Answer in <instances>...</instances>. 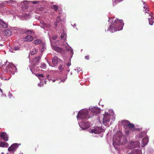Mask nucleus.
Masks as SVG:
<instances>
[{
  "label": "nucleus",
  "mask_w": 154,
  "mask_h": 154,
  "mask_svg": "<svg viewBox=\"0 0 154 154\" xmlns=\"http://www.w3.org/2000/svg\"><path fill=\"white\" fill-rule=\"evenodd\" d=\"M124 24V23L121 20L116 19L113 23L110 26L107 31L113 32L121 30L122 29Z\"/></svg>",
  "instance_id": "obj_1"
},
{
  "label": "nucleus",
  "mask_w": 154,
  "mask_h": 154,
  "mask_svg": "<svg viewBox=\"0 0 154 154\" xmlns=\"http://www.w3.org/2000/svg\"><path fill=\"white\" fill-rule=\"evenodd\" d=\"M3 68V72L5 74L7 72H14L16 71V67L12 63H9L6 66H2Z\"/></svg>",
  "instance_id": "obj_2"
},
{
  "label": "nucleus",
  "mask_w": 154,
  "mask_h": 154,
  "mask_svg": "<svg viewBox=\"0 0 154 154\" xmlns=\"http://www.w3.org/2000/svg\"><path fill=\"white\" fill-rule=\"evenodd\" d=\"M89 112L86 109L80 110L78 113L77 118L78 119H86L91 117L89 115ZM92 116H91L92 117Z\"/></svg>",
  "instance_id": "obj_3"
},
{
  "label": "nucleus",
  "mask_w": 154,
  "mask_h": 154,
  "mask_svg": "<svg viewBox=\"0 0 154 154\" xmlns=\"http://www.w3.org/2000/svg\"><path fill=\"white\" fill-rule=\"evenodd\" d=\"M121 123L124 126H126L131 131H134V125L127 120L122 121Z\"/></svg>",
  "instance_id": "obj_4"
},
{
  "label": "nucleus",
  "mask_w": 154,
  "mask_h": 154,
  "mask_svg": "<svg viewBox=\"0 0 154 154\" xmlns=\"http://www.w3.org/2000/svg\"><path fill=\"white\" fill-rule=\"evenodd\" d=\"M110 120V116L107 112H105L103 115V124L107 125Z\"/></svg>",
  "instance_id": "obj_5"
},
{
  "label": "nucleus",
  "mask_w": 154,
  "mask_h": 154,
  "mask_svg": "<svg viewBox=\"0 0 154 154\" xmlns=\"http://www.w3.org/2000/svg\"><path fill=\"white\" fill-rule=\"evenodd\" d=\"M103 128L101 127H96L94 129H91V133H94L95 134H99L102 131Z\"/></svg>",
  "instance_id": "obj_6"
},
{
  "label": "nucleus",
  "mask_w": 154,
  "mask_h": 154,
  "mask_svg": "<svg viewBox=\"0 0 154 154\" xmlns=\"http://www.w3.org/2000/svg\"><path fill=\"white\" fill-rule=\"evenodd\" d=\"M81 126H80L82 130H85L88 129L90 126V123L88 122H83L82 123Z\"/></svg>",
  "instance_id": "obj_7"
},
{
  "label": "nucleus",
  "mask_w": 154,
  "mask_h": 154,
  "mask_svg": "<svg viewBox=\"0 0 154 154\" xmlns=\"http://www.w3.org/2000/svg\"><path fill=\"white\" fill-rule=\"evenodd\" d=\"M19 146V144L17 143H14L12 144L11 146L8 148V151H15L18 147Z\"/></svg>",
  "instance_id": "obj_8"
},
{
  "label": "nucleus",
  "mask_w": 154,
  "mask_h": 154,
  "mask_svg": "<svg viewBox=\"0 0 154 154\" xmlns=\"http://www.w3.org/2000/svg\"><path fill=\"white\" fill-rule=\"evenodd\" d=\"M139 143H140L138 141L132 142L130 143L129 146L131 149L134 148L138 146Z\"/></svg>",
  "instance_id": "obj_9"
},
{
  "label": "nucleus",
  "mask_w": 154,
  "mask_h": 154,
  "mask_svg": "<svg viewBox=\"0 0 154 154\" xmlns=\"http://www.w3.org/2000/svg\"><path fill=\"white\" fill-rule=\"evenodd\" d=\"M0 137L5 141L8 140V136L5 132H2L0 133Z\"/></svg>",
  "instance_id": "obj_10"
},
{
  "label": "nucleus",
  "mask_w": 154,
  "mask_h": 154,
  "mask_svg": "<svg viewBox=\"0 0 154 154\" xmlns=\"http://www.w3.org/2000/svg\"><path fill=\"white\" fill-rule=\"evenodd\" d=\"M90 110L91 112H92L94 114L99 113L100 112V109L96 107L92 108H91Z\"/></svg>",
  "instance_id": "obj_11"
},
{
  "label": "nucleus",
  "mask_w": 154,
  "mask_h": 154,
  "mask_svg": "<svg viewBox=\"0 0 154 154\" xmlns=\"http://www.w3.org/2000/svg\"><path fill=\"white\" fill-rule=\"evenodd\" d=\"M53 49L57 52L62 54L63 53V50L62 48L56 46H53Z\"/></svg>",
  "instance_id": "obj_12"
},
{
  "label": "nucleus",
  "mask_w": 154,
  "mask_h": 154,
  "mask_svg": "<svg viewBox=\"0 0 154 154\" xmlns=\"http://www.w3.org/2000/svg\"><path fill=\"white\" fill-rule=\"evenodd\" d=\"M149 23L150 25H152L154 23V18L152 16V13H150L148 18Z\"/></svg>",
  "instance_id": "obj_13"
},
{
  "label": "nucleus",
  "mask_w": 154,
  "mask_h": 154,
  "mask_svg": "<svg viewBox=\"0 0 154 154\" xmlns=\"http://www.w3.org/2000/svg\"><path fill=\"white\" fill-rule=\"evenodd\" d=\"M113 140L114 143L116 145H119L120 144L121 141L119 137H117L116 138L114 136Z\"/></svg>",
  "instance_id": "obj_14"
},
{
  "label": "nucleus",
  "mask_w": 154,
  "mask_h": 154,
  "mask_svg": "<svg viewBox=\"0 0 154 154\" xmlns=\"http://www.w3.org/2000/svg\"><path fill=\"white\" fill-rule=\"evenodd\" d=\"M58 58L56 56L54 57L52 60V62L54 66H57L58 63Z\"/></svg>",
  "instance_id": "obj_15"
},
{
  "label": "nucleus",
  "mask_w": 154,
  "mask_h": 154,
  "mask_svg": "<svg viewBox=\"0 0 154 154\" xmlns=\"http://www.w3.org/2000/svg\"><path fill=\"white\" fill-rule=\"evenodd\" d=\"M33 39V37L31 36L28 35L26 36L24 39V41L26 42H31Z\"/></svg>",
  "instance_id": "obj_16"
},
{
  "label": "nucleus",
  "mask_w": 154,
  "mask_h": 154,
  "mask_svg": "<svg viewBox=\"0 0 154 154\" xmlns=\"http://www.w3.org/2000/svg\"><path fill=\"white\" fill-rule=\"evenodd\" d=\"M149 141L148 138L147 137H146L143 138L142 140V146H144L148 143Z\"/></svg>",
  "instance_id": "obj_17"
},
{
  "label": "nucleus",
  "mask_w": 154,
  "mask_h": 154,
  "mask_svg": "<svg viewBox=\"0 0 154 154\" xmlns=\"http://www.w3.org/2000/svg\"><path fill=\"white\" fill-rule=\"evenodd\" d=\"M8 146V144L7 143L0 142V147H7Z\"/></svg>",
  "instance_id": "obj_18"
},
{
  "label": "nucleus",
  "mask_w": 154,
  "mask_h": 154,
  "mask_svg": "<svg viewBox=\"0 0 154 154\" xmlns=\"http://www.w3.org/2000/svg\"><path fill=\"white\" fill-rule=\"evenodd\" d=\"M4 34L5 35L8 36L11 35V32L9 29H7L5 31Z\"/></svg>",
  "instance_id": "obj_19"
},
{
  "label": "nucleus",
  "mask_w": 154,
  "mask_h": 154,
  "mask_svg": "<svg viewBox=\"0 0 154 154\" xmlns=\"http://www.w3.org/2000/svg\"><path fill=\"white\" fill-rule=\"evenodd\" d=\"M34 44L36 45H39L42 42V41L40 39H37L33 41Z\"/></svg>",
  "instance_id": "obj_20"
},
{
  "label": "nucleus",
  "mask_w": 154,
  "mask_h": 154,
  "mask_svg": "<svg viewBox=\"0 0 154 154\" xmlns=\"http://www.w3.org/2000/svg\"><path fill=\"white\" fill-rule=\"evenodd\" d=\"M61 20V19L60 17H58L57 18L56 22H55L54 23V25L56 26V27H57V23L60 21Z\"/></svg>",
  "instance_id": "obj_21"
},
{
  "label": "nucleus",
  "mask_w": 154,
  "mask_h": 154,
  "mask_svg": "<svg viewBox=\"0 0 154 154\" xmlns=\"http://www.w3.org/2000/svg\"><path fill=\"white\" fill-rule=\"evenodd\" d=\"M51 8L54 10V11H56L58 9V6L57 5H53L51 6Z\"/></svg>",
  "instance_id": "obj_22"
},
{
  "label": "nucleus",
  "mask_w": 154,
  "mask_h": 154,
  "mask_svg": "<svg viewBox=\"0 0 154 154\" xmlns=\"http://www.w3.org/2000/svg\"><path fill=\"white\" fill-rule=\"evenodd\" d=\"M41 59V57L40 56L37 57L34 59V60L36 63H38Z\"/></svg>",
  "instance_id": "obj_23"
},
{
  "label": "nucleus",
  "mask_w": 154,
  "mask_h": 154,
  "mask_svg": "<svg viewBox=\"0 0 154 154\" xmlns=\"http://www.w3.org/2000/svg\"><path fill=\"white\" fill-rule=\"evenodd\" d=\"M38 50L35 49H33V50L31 52V55H34L37 53Z\"/></svg>",
  "instance_id": "obj_24"
},
{
  "label": "nucleus",
  "mask_w": 154,
  "mask_h": 154,
  "mask_svg": "<svg viewBox=\"0 0 154 154\" xmlns=\"http://www.w3.org/2000/svg\"><path fill=\"white\" fill-rule=\"evenodd\" d=\"M36 75L38 77V79L40 80L42 79H43L44 77L42 74H37Z\"/></svg>",
  "instance_id": "obj_25"
},
{
  "label": "nucleus",
  "mask_w": 154,
  "mask_h": 154,
  "mask_svg": "<svg viewBox=\"0 0 154 154\" xmlns=\"http://www.w3.org/2000/svg\"><path fill=\"white\" fill-rule=\"evenodd\" d=\"M138 151L136 150H133L131 152L129 153L128 154H137Z\"/></svg>",
  "instance_id": "obj_26"
},
{
  "label": "nucleus",
  "mask_w": 154,
  "mask_h": 154,
  "mask_svg": "<svg viewBox=\"0 0 154 154\" xmlns=\"http://www.w3.org/2000/svg\"><path fill=\"white\" fill-rule=\"evenodd\" d=\"M63 64H61L59 65L58 67V69L61 72L63 70Z\"/></svg>",
  "instance_id": "obj_27"
},
{
  "label": "nucleus",
  "mask_w": 154,
  "mask_h": 154,
  "mask_svg": "<svg viewBox=\"0 0 154 154\" xmlns=\"http://www.w3.org/2000/svg\"><path fill=\"white\" fill-rule=\"evenodd\" d=\"M23 33H28L29 34L31 32V31L29 30H26L22 32Z\"/></svg>",
  "instance_id": "obj_28"
},
{
  "label": "nucleus",
  "mask_w": 154,
  "mask_h": 154,
  "mask_svg": "<svg viewBox=\"0 0 154 154\" xmlns=\"http://www.w3.org/2000/svg\"><path fill=\"white\" fill-rule=\"evenodd\" d=\"M2 26L4 28H6L8 27L7 24L5 23H3Z\"/></svg>",
  "instance_id": "obj_29"
},
{
  "label": "nucleus",
  "mask_w": 154,
  "mask_h": 154,
  "mask_svg": "<svg viewBox=\"0 0 154 154\" xmlns=\"http://www.w3.org/2000/svg\"><path fill=\"white\" fill-rule=\"evenodd\" d=\"M141 130V128H136L134 127V131H140Z\"/></svg>",
  "instance_id": "obj_30"
},
{
  "label": "nucleus",
  "mask_w": 154,
  "mask_h": 154,
  "mask_svg": "<svg viewBox=\"0 0 154 154\" xmlns=\"http://www.w3.org/2000/svg\"><path fill=\"white\" fill-rule=\"evenodd\" d=\"M130 131L129 130H127L125 131V134L126 135H128L130 133Z\"/></svg>",
  "instance_id": "obj_31"
},
{
  "label": "nucleus",
  "mask_w": 154,
  "mask_h": 154,
  "mask_svg": "<svg viewBox=\"0 0 154 154\" xmlns=\"http://www.w3.org/2000/svg\"><path fill=\"white\" fill-rule=\"evenodd\" d=\"M144 8L145 9V11L146 13H147L149 11V10L147 8L144 7Z\"/></svg>",
  "instance_id": "obj_32"
},
{
  "label": "nucleus",
  "mask_w": 154,
  "mask_h": 154,
  "mask_svg": "<svg viewBox=\"0 0 154 154\" xmlns=\"http://www.w3.org/2000/svg\"><path fill=\"white\" fill-rule=\"evenodd\" d=\"M31 2H32V3L33 4H35L36 3H39V1H31Z\"/></svg>",
  "instance_id": "obj_33"
},
{
  "label": "nucleus",
  "mask_w": 154,
  "mask_h": 154,
  "mask_svg": "<svg viewBox=\"0 0 154 154\" xmlns=\"http://www.w3.org/2000/svg\"><path fill=\"white\" fill-rule=\"evenodd\" d=\"M42 68L44 69V68H45L46 66L45 64L43 63V64H42Z\"/></svg>",
  "instance_id": "obj_34"
},
{
  "label": "nucleus",
  "mask_w": 154,
  "mask_h": 154,
  "mask_svg": "<svg viewBox=\"0 0 154 154\" xmlns=\"http://www.w3.org/2000/svg\"><path fill=\"white\" fill-rule=\"evenodd\" d=\"M13 96L12 94L10 93V92H9V94L8 95V96L9 97V98H11V97H12Z\"/></svg>",
  "instance_id": "obj_35"
},
{
  "label": "nucleus",
  "mask_w": 154,
  "mask_h": 154,
  "mask_svg": "<svg viewBox=\"0 0 154 154\" xmlns=\"http://www.w3.org/2000/svg\"><path fill=\"white\" fill-rule=\"evenodd\" d=\"M65 36V34L64 33H62L61 34L60 37L61 38H63Z\"/></svg>",
  "instance_id": "obj_36"
},
{
  "label": "nucleus",
  "mask_w": 154,
  "mask_h": 154,
  "mask_svg": "<svg viewBox=\"0 0 154 154\" xmlns=\"http://www.w3.org/2000/svg\"><path fill=\"white\" fill-rule=\"evenodd\" d=\"M85 58L87 60H89V59L90 58L89 56V55H87V56H85Z\"/></svg>",
  "instance_id": "obj_37"
},
{
  "label": "nucleus",
  "mask_w": 154,
  "mask_h": 154,
  "mask_svg": "<svg viewBox=\"0 0 154 154\" xmlns=\"http://www.w3.org/2000/svg\"><path fill=\"white\" fill-rule=\"evenodd\" d=\"M143 137L140 134H139L138 135V137L139 138H141Z\"/></svg>",
  "instance_id": "obj_38"
},
{
  "label": "nucleus",
  "mask_w": 154,
  "mask_h": 154,
  "mask_svg": "<svg viewBox=\"0 0 154 154\" xmlns=\"http://www.w3.org/2000/svg\"><path fill=\"white\" fill-rule=\"evenodd\" d=\"M70 51V52L72 54H73V50H72V49H71Z\"/></svg>",
  "instance_id": "obj_39"
},
{
  "label": "nucleus",
  "mask_w": 154,
  "mask_h": 154,
  "mask_svg": "<svg viewBox=\"0 0 154 154\" xmlns=\"http://www.w3.org/2000/svg\"><path fill=\"white\" fill-rule=\"evenodd\" d=\"M67 66H69L70 65H71V63H68L67 64H66Z\"/></svg>",
  "instance_id": "obj_40"
},
{
  "label": "nucleus",
  "mask_w": 154,
  "mask_h": 154,
  "mask_svg": "<svg viewBox=\"0 0 154 154\" xmlns=\"http://www.w3.org/2000/svg\"><path fill=\"white\" fill-rule=\"evenodd\" d=\"M42 50H41V51L42 52L44 51V46L43 45H42Z\"/></svg>",
  "instance_id": "obj_41"
},
{
  "label": "nucleus",
  "mask_w": 154,
  "mask_h": 154,
  "mask_svg": "<svg viewBox=\"0 0 154 154\" xmlns=\"http://www.w3.org/2000/svg\"><path fill=\"white\" fill-rule=\"evenodd\" d=\"M71 49H70L69 48H66V50L67 51H70V50Z\"/></svg>",
  "instance_id": "obj_42"
},
{
  "label": "nucleus",
  "mask_w": 154,
  "mask_h": 154,
  "mask_svg": "<svg viewBox=\"0 0 154 154\" xmlns=\"http://www.w3.org/2000/svg\"><path fill=\"white\" fill-rule=\"evenodd\" d=\"M0 91L2 93H3V92H2V90L1 88H0Z\"/></svg>",
  "instance_id": "obj_43"
},
{
  "label": "nucleus",
  "mask_w": 154,
  "mask_h": 154,
  "mask_svg": "<svg viewBox=\"0 0 154 154\" xmlns=\"http://www.w3.org/2000/svg\"><path fill=\"white\" fill-rule=\"evenodd\" d=\"M64 81H65V80H62L61 81V82H64Z\"/></svg>",
  "instance_id": "obj_44"
},
{
  "label": "nucleus",
  "mask_w": 154,
  "mask_h": 154,
  "mask_svg": "<svg viewBox=\"0 0 154 154\" xmlns=\"http://www.w3.org/2000/svg\"><path fill=\"white\" fill-rule=\"evenodd\" d=\"M14 49H15V50H18V49H17V48H14Z\"/></svg>",
  "instance_id": "obj_45"
},
{
  "label": "nucleus",
  "mask_w": 154,
  "mask_h": 154,
  "mask_svg": "<svg viewBox=\"0 0 154 154\" xmlns=\"http://www.w3.org/2000/svg\"><path fill=\"white\" fill-rule=\"evenodd\" d=\"M27 2L26 1H23V3H24V2Z\"/></svg>",
  "instance_id": "obj_46"
},
{
  "label": "nucleus",
  "mask_w": 154,
  "mask_h": 154,
  "mask_svg": "<svg viewBox=\"0 0 154 154\" xmlns=\"http://www.w3.org/2000/svg\"><path fill=\"white\" fill-rule=\"evenodd\" d=\"M1 38V36H0V39Z\"/></svg>",
  "instance_id": "obj_47"
}]
</instances>
